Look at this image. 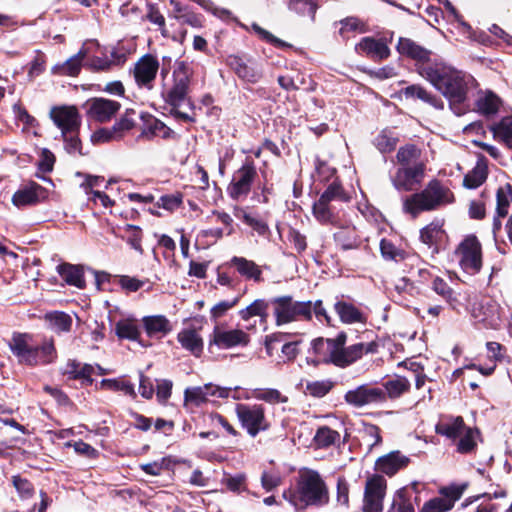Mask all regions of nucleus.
Masks as SVG:
<instances>
[{
	"label": "nucleus",
	"instance_id": "1",
	"mask_svg": "<svg viewBox=\"0 0 512 512\" xmlns=\"http://www.w3.org/2000/svg\"><path fill=\"white\" fill-rule=\"evenodd\" d=\"M423 78L429 81L449 101L451 110L456 115L466 111L464 105L467 99L469 85L473 77L440 62L434 69H422Z\"/></svg>",
	"mask_w": 512,
	"mask_h": 512
},
{
	"label": "nucleus",
	"instance_id": "2",
	"mask_svg": "<svg viewBox=\"0 0 512 512\" xmlns=\"http://www.w3.org/2000/svg\"><path fill=\"white\" fill-rule=\"evenodd\" d=\"M347 334L340 332L335 338H317L312 341V349L319 361L333 364L339 368H346L365 354L375 353L377 343H356L346 346Z\"/></svg>",
	"mask_w": 512,
	"mask_h": 512
},
{
	"label": "nucleus",
	"instance_id": "3",
	"mask_svg": "<svg viewBox=\"0 0 512 512\" xmlns=\"http://www.w3.org/2000/svg\"><path fill=\"white\" fill-rule=\"evenodd\" d=\"M283 498L297 510H304L308 506H322L329 501V492L321 475L311 469L299 473L295 489L283 492Z\"/></svg>",
	"mask_w": 512,
	"mask_h": 512
},
{
	"label": "nucleus",
	"instance_id": "4",
	"mask_svg": "<svg viewBox=\"0 0 512 512\" xmlns=\"http://www.w3.org/2000/svg\"><path fill=\"white\" fill-rule=\"evenodd\" d=\"M7 344L21 365L31 367L46 365L54 362L57 358L53 339H44L37 344L31 334L14 332Z\"/></svg>",
	"mask_w": 512,
	"mask_h": 512
},
{
	"label": "nucleus",
	"instance_id": "5",
	"mask_svg": "<svg viewBox=\"0 0 512 512\" xmlns=\"http://www.w3.org/2000/svg\"><path fill=\"white\" fill-rule=\"evenodd\" d=\"M453 192L439 180H431L426 187L407 197L403 203L405 212L417 217L425 211H433L442 206L453 203Z\"/></svg>",
	"mask_w": 512,
	"mask_h": 512
},
{
	"label": "nucleus",
	"instance_id": "6",
	"mask_svg": "<svg viewBox=\"0 0 512 512\" xmlns=\"http://www.w3.org/2000/svg\"><path fill=\"white\" fill-rule=\"evenodd\" d=\"M271 304L277 326L312 319L311 301H295L292 296L285 295L273 298Z\"/></svg>",
	"mask_w": 512,
	"mask_h": 512
},
{
	"label": "nucleus",
	"instance_id": "7",
	"mask_svg": "<svg viewBox=\"0 0 512 512\" xmlns=\"http://www.w3.org/2000/svg\"><path fill=\"white\" fill-rule=\"evenodd\" d=\"M192 77L190 66L184 62H178L173 71V83L164 93L165 101L171 105L177 117L190 121L188 114L178 111V107L183 104L188 97L189 87Z\"/></svg>",
	"mask_w": 512,
	"mask_h": 512
},
{
	"label": "nucleus",
	"instance_id": "8",
	"mask_svg": "<svg viewBox=\"0 0 512 512\" xmlns=\"http://www.w3.org/2000/svg\"><path fill=\"white\" fill-rule=\"evenodd\" d=\"M454 255L465 273L475 275L481 270L483 264L482 245L475 235L465 236L456 247Z\"/></svg>",
	"mask_w": 512,
	"mask_h": 512
},
{
	"label": "nucleus",
	"instance_id": "9",
	"mask_svg": "<svg viewBox=\"0 0 512 512\" xmlns=\"http://www.w3.org/2000/svg\"><path fill=\"white\" fill-rule=\"evenodd\" d=\"M235 413L241 426L251 437H256L270 427L265 415V408L261 404L239 403L235 407Z\"/></svg>",
	"mask_w": 512,
	"mask_h": 512
},
{
	"label": "nucleus",
	"instance_id": "10",
	"mask_svg": "<svg viewBox=\"0 0 512 512\" xmlns=\"http://www.w3.org/2000/svg\"><path fill=\"white\" fill-rule=\"evenodd\" d=\"M257 169L252 161H246L234 171L232 179L227 186V194L235 201L244 200L249 195L257 178Z\"/></svg>",
	"mask_w": 512,
	"mask_h": 512
},
{
	"label": "nucleus",
	"instance_id": "11",
	"mask_svg": "<svg viewBox=\"0 0 512 512\" xmlns=\"http://www.w3.org/2000/svg\"><path fill=\"white\" fill-rule=\"evenodd\" d=\"M387 481L378 474L368 477L363 497V512H382L386 495Z\"/></svg>",
	"mask_w": 512,
	"mask_h": 512
},
{
	"label": "nucleus",
	"instance_id": "12",
	"mask_svg": "<svg viewBox=\"0 0 512 512\" xmlns=\"http://www.w3.org/2000/svg\"><path fill=\"white\" fill-rule=\"evenodd\" d=\"M396 48L401 55L415 61L416 71L422 77L424 74L422 69H434L436 65L440 63L431 60L432 52L430 50H427L409 38H400Z\"/></svg>",
	"mask_w": 512,
	"mask_h": 512
},
{
	"label": "nucleus",
	"instance_id": "13",
	"mask_svg": "<svg viewBox=\"0 0 512 512\" xmlns=\"http://www.w3.org/2000/svg\"><path fill=\"white\" fill-rule=\"evenodd\" d=\"M344 399L349 405L361 408L367 405L385 402L386 392L380 387L363 384L347 391Z\"/></svg>",
	"mask_w": 512,
	"mask_h": 512
},
{
	"label": "nucleus",
	"instance_id": "14",
	"mask_svg": "<svg viewBox=\"0 0 512 512\" xmlns=\"http://www.w3.org/2000/svg\"><path fill=\"white\" fill-rule=\"evenodd\" d=\"M250 342L249 335L241 329H225L216 325L211 334L209 346H217L221 349H229L236 346H246Z\"/></svg>",
	"mask_w": 512,
	"mask_h": 512
},
{
	"label": "nucleus",
	"instance_id": "15",
	"mask_svg": "<svg viewBox=\"0 0 512 512\" xmlns=\"http://www.w3.org/2000/svg\"><path fill=\"white\" fill-rule=\"evenodd\" d=\"M159 67V61L155 56L151 54L142 56L135 63L133 69V76L136 84L139 87L152 89Z\"/></svg>",
	"mask_w": 512,
	"mask_h": 512
},
{
	"label": "nucleus",
	"instance_id": "16",
	"mask_svg": "<svg viewBox=\"0 0 512 512\" xmlns=\"http://www.w3.org/2000/svg\"><path fill=\"white\" fill-rule=\"evenodd\" d=\"M50 117L62 134L78 132L81 119L74 106H56L50 110Z\"/></svg>",
	"mask_w": 512,
	"mask_h": 512
},
{
	"label": "nucleus",
	"instance_id": "17",
	"mask_svg": "<svg viewBox=\"0 0 512 512\" xmlns=\"http://www.w3.org/2000/svg\"><path fill=\"white\" fill-rule=\"evenodd\" d=\"M463 489L458 486L441 489L440 496L425 502L419 512H447L454 507V504L462 496Z\"/></svg>",
	"mask_w": 512,
	"mask_h": 512
},
{
	"label": "nucleus",
	"instance_id": "18",
	"mask_svg": "<svg viewBox=\"0 0 512 512\" xmlns=\"http://www.w3.org/2000/svg\"><path fill=\"white\" fill-rule=\"evenodd\" d=\"M120 107L117 101L96 97L87 102V115L94 121L105 123L116 115Z\"/></svg>",
	"mask_w": 512,
	"mask_h": 512
},
{
	"label": "nucleus",
	"instance_id": "19",
	"mask_svg": "<svg viewBox=\"0 0 512 512\" xmlns=\"http://www.w3.org/2000/svg\"><path fill=\"white\" fill-rule=\"evenodd\" d=\"M425 169L421 165L397 169L392 176V184L399 191H411L419 185L424 178Z\"/></svg>",
	"mask_w": 512,
	"mask_h": 512
},
{
	"label": "nucleus",
	"instance_id": "20",
	"mask_svg": "<svg viewBox=\"0 0 512 512\" xmlns=\"http://www.w3.org/2000/svg\"><path fill=\"white\" fill-rule=\"evenodd\" d=\"M48 197L47 190L36 182L29 184L18 189L12 196V203L18 208L33 206Z\"/></svg>",
	"mask_w": 512,
	"mask_h": 512
},
{
	"label": "nucleus",
	"instance_id": "21",
	"mask_svg": "<svg viewBox=\"0 0 512 512\" xmlns=\"http://www.w3.org/2000/svg\"><path fill=\"white\" fill-rule=\"evenodd\" d=\"M95 367L88 363H82L76 359H69L61 368V374L69 380H78L82 386H90L93 384L92 375Z\"/></svg>",
	"mask_w": 512,
	"mask_h": 512
},
{
	"label": "nucleus",
	"instance_id": "22",
	"mask_svg": "<svg viewBox=\"0 0 512 512\" xmlns=\"http://www.w3.org/2000/svg\"><path fill=\"white\" fill-rule=\"evenodd\" d=\"M355 50L359 54L371 58L374 61H381L389 57L390 49L387 44L381 39L373 37H364L356 44Z\"/></svg>",
	"mask_w": 512,
	"mask_h": 512
},
{
	"label": "nucleus",
	"instance_id": "23",
	"mask_svg": "<svg viewBox=\"0 0 512 512\" xmlns=\"http://www.w3.org/2000/svg\"><path fill=\"white\" fill-rule=\"evenodd\" d=\"M87 55V49L81 48L75 55L71 56L64 63L54 65L51 69L52 74L57 76H78L82 69L83 61Z\"/></svg>",
	"mask_w": 512,
	"mask_h": 512
},
{
	"label": "nucleus",
	"instance_id": "24",
	"mask_svg": "<svg viewBox=\"0 0 512 512\" xmlns=\"http://www.w3.org/2000/svg\"><path fill=\"white\" fill-rule=\"evenodd\" d=\"M143 127L140 137L151 140L153 137H161L167 139L173 133L163 122L152 115H142Z\"/></svg>",
	"mask_w": 512,
	"mask_h": 512
},
{
	"label": "nucleus",
	"instance_id": "25",
	"mask_svg": "<svg viewBox=\"0 0 512 512\" xmlns=\"http://www.w3.org/2000/svg\"><path fill=\"white\" fill-rule=\"evenodd\" d=\"M408 463V457L401 454L399 451H393L383 457H380L376 462V466L380 472L392 476L400 469L406 467Z\"/></svg>",
	"mask_w": 512,
	"mask_h": 512
},
{
	"label": "nucleus",
	"instance_id": "26",
	"mask_svg": "<svg viewBox=\"0 0 512 512\" xmlns=\"http://www.w3.org/2000/svg\"><path fill=\"white\" fill-rule=\"evenodd\" d=\"M228 64L239 78L248 83H257L262 78V71L257 66L246 64L238 56H230Z\"/></svg>",
	"mask_w": 512,
	"mask_h": 512
},
{
	"label": "nucleus",
	"instance_id": "27",
	"mask_svg": "<svg viewBox=\"0 0 512 512\" xmlns=\"http://www.w3.org/2000/svg\"><path fill=\"white\" fill-rule=\"evenodd\" d=\"M143 327L149 337H163L172 331V324L164 315H151L142 318Z\"/></svg>",
	"mask_w": 512,
	"mask_h": 512
},
{
	"label": "nucleus",
	"instance_id": "28",
	"mask_svg": "<svg viewBox=\"0 0 512 512\" xmlns=\"http://www.w3.org/2000/svg\"><path fill=\"white\" fill-rule=\"evenodd\" d=\"M334 310L339 316L341 322L345 324L366 322L365 314L353 303L338 300L334 304Z\"/></svg>",
	"mask_w": 512,
	"mask_h": 512
},
{
	"label": "nucleus",
	"instance_id": "29",
	"mask_svg": "<svg viewBox=\"0 0 512 512\" xmlns=\"http://www.w3.org/2000/svg\"><path fill=\"white\" fill-rule=\"evenodd\" d=\"M177 340L182 348L199 357L203 351V339L194 328H185L177 335Z\"/></svg>",
	"mask_w": 512,
	"mask_h": 512
},
{
	"label": "nucleus",
	"instance_id": "30",
	"mask_svg": "<svg viewBox=\"0 0 512 512\" xmlns=\"http://www.w3.org/2000/svg\"><path fill=\"white\" fill-rule=\"evenodd\" d=\"M397 162L403 167H414L421 165L426 168V161L422 158V151L414 144H407L398 149L396 154Z\"/></svg>",
	"mask_w": 512,
	"mask_h": 512
},
{
	"label": "nucleus",
	"instance_id": "31",
	"mask_svg": "<svg viewBox=\"0 0 512 512\" xmlns=\"http://www.w3.org/2000/svg\"><path fill=\"white\" fill-rule=\"evenodd\" d=\"M61 278L71 286L83 289L86 285L83 268L79 265L62 263L56 268Z\"/></svg>",
	"mask_w": 512,
	"mask_h": 512
},
{
	"label": "nucleus",
	"instance_id": "32",
	"mask_svg": "<svg viewBox=\"0 0 512 512\" xmlns=\"http://www.w3.org/2000/svg\"><path fill=\"white\" fill-rule=\"evenodd\" d=\"M230 264L246 279L254 280L256 282L261 280L262 271L254 261L248 260L244 257L234 256L231 259Z\"/></svg>",
	"mask_w": 512,
	"mask_h": 512
},
{
	"label": "nucleus",
	"instance_id": "33",
	"mask_svg": "<svg viewBox=\"0 0 512 512\" xmlns=\"http://www.w3.org/2000/svg\"><path fill=\"white\" fill-rule=\"evenodd\" d=\"M402 93L406 98L420 99L423 102H426L437 109L444 108V102L440 98L436 97L435 95H432L430 92H428L425 88H423L420 85L413 84L407 86L402 90Z\"/></svg>",
	"mask_w": 512,
	"mask_h": 512
},
{
	"label": "nucleus",
	"instance_id": "34",
	"mask_svg": "<svg viewBox=\"0 0 512 512\" xmlns=\"http://www.w3.org/2000/svg\"><path fill=\"white\" fill-rule=\"evenodd\" d=\"M467 429L461 416L453 417L436 425V432L451 439L460 437Z\"/></svg>",
	"mask_w": 512,
	"mask_h": 512
},
{
	"label": "nucleus",
	"instance_id": "35",
	"mask_svg": "<svg viewBox=\"0 0 512 512\" xmlns=\"http://www.w3.org/2000/svg\"><path fill=\"white\" fill-rule=\"evenodd\" d=\"M444 237L443 221H433L420 231L421 241L429 247L438 245Z\"/></svg>",
	"mask_w": 512,
	"mask_h": 512
},
{
	"label": "nucleus",
	"instance_id": "36",
	"mask_svg": "<svg viewBox=\"0 0 512 512\" xmlns=\"http://www.w3.org/2000/svg\"><path fill=\"white\" fill-rule=\"evenodd\" d=\"M500 104V98L492 91L481 93L476 101L477 110L484 115L495 114L498 111Z\"/></svg>",
	"mask_w": 512,
	"mask_h": 512
},
{
	"label": "nucleus",
	"instance_id": "37",
	"mask_svg": "<svg viewBox=\"0 0 512 512\" xmlns=\"http://www.w3.org/2000/svg\"><path fill=\"white\" fill-rule=\"evenodd\" d=\"M253 398L259 401H264L271 405L280 403H287L288 397L282 394L278 389L274 388H256L252 390Z\"/></svg>",
	"mask_w": 512,
	"mask_h": 512
},
{
	"label": "nucleus",
	"instance_id": "38",
	"mask_svg": "<svg viewBox=\"0 0 512 512\" xmlns=\"http://www.w3.org/2000/svg\"><path fill=\"white\" fill-rule=\"evenodd\" d=\"M50 328L58 333L68 332L72 326V318L64 312H50L45 315Z\"/></svg>",
	"mask_w": 512,
	"mask_h": 512
},
{
	"label": "nucleus",
	"instance_id": "39",
	"mask_svg": "<svg viewBox=\"0 0 512 512\" xmlns=\"http://www.w3.org/2000/svg\"><path fill=\"white\" fill-rule=\"evenodd\" d=\"M234 216L250 226L259 235H265L269 231V227L263 220L249 214L245 209L241 207L234 208Z\"/></svg>",
	"mask_w": 512,
	"mask_h": 512
},
{
	"label": "nucleus",
	"instance_id": "40",
	"mask_svg": "<svg viewBox=\"0 0 512 512\" xmlns=\"http://www.w3.org/2000/svg\"><path fill=\"white\" fill-rule=\"evenodd\" d=\"M487 174V166L482 162H478L476 166L465 175L463 185L469 189L478 188L486 180Z\"/></svg>",
	"mask_w": 512,
	"mask_h": 512
},
{
	"label": "nucleus",
	"instance_id": "41",
	"mask_svg": "<svg viewBox=\"0 0 512 512\" xmlns=\"http://www.w3.org/2000/svg\"><path fill=\"white\" fill-rule=\"evenodd\" d=\"M383 386L382 389L386 392V398L394 399L409 390L410 382L405 377L396 376L387 380Z\"/></svg>",
	"mask_w": 512,
	"mask_h": 512
},
{
	"label": "nucleus",
	"instance_id": "42",
	"mask_svg": "<svg viewBox=\"0 0 512 512\" xmlns=\"http://www.w3.org/2000/svg\"><path fill=\"white\" fill-rule=\"evenodd\" d=\"M432 288L448 302L452 309H457L460 305L457 294L442 278L436 277L433 280Z\"/></svg>",
	"mask_w": 512,
	"mask_h": 512
},
{
	"label": "nucleus",
	"instance_id": "43",
	"mask_svg": "<svg viewBox=\"0 0 512 512\" xmlns=\"http://www.w3.org/2000/svg\"><path fill=\"white\" fill-rule=\"evenodd\" d=\"M267 309L268 303L263 299H257L245 309L240 310L239 315L245 321L254 316H259L261 321H266L268 316Z\"/></svg>",
	"mask_w": 512,
	"mask_h": 512
},
{
	"label": "nucleus",
	"instance_id": "44",
	"mask_svg": "<svg viewBox=\"0 0 512 512\" xmlns=\"http://www.w3.org/2000/svg\"><path fill=\"white\" fill-rule=\"evenodd\" d=\"M492 131L494 138L512 148V116L503 118Z\"/></svg>",
	"mask_w": 512,
	"mask_h": 512
},
{
	"label": "nucleus",
	"instance_id": "45",
	"mask_svg": "<svg viewBox=\"0 0 512 512\" xmlns=\"http://www.w3.org/2000/svg\"><path fill=\"white\" fill-rule=\"evenodd\" d=\"M340 440V434L328 426L318 428L315 436V445L319 448H327Z\"/></svg>",
	"mask_w": 512,
	"mask_h": 512
},
{
	"label": "nucleus",
	"instance_id": "46",
	"mask_svg": "<svg viewBox=\"0 0 512 512\" xmlns=\"http://www.w3.org/2000/svg\"><path fill=\"white\" fill-rule=\"evenodd\" d=\"M380 252L387 261L400 262L406 259V252L397 247L392 241L382 239L380 242Z\"/></svg>",
	"mask_w": 512,
	"mask_h": 512
},
{
	"label": "nucleus",
	"instance_id": "47",
	"mask_svg": "<svg viewBox=\"0 0 512 512\" xmlns=\"http://www.w3.org/2000/svg\"><path fill=\"white\" fill-rule=\"evenodd\" d=\"M313 216L322 224H335V216L332 206L321 199H318L312 208Z\"/></svg>",
	"mask_w": 512,
	"mask_h": 512
},
{
	"label": "nucleus",
	"instance_id": "48",
	"mask_svg": "<svg viewBox=\"0 0 512 512\" xmlns=\"http://www.w3.org/2000/svg\"><path fill=\"white\" fill-rule=\"evenodd\" d=\"M115 331L119 338L137 340L140 336L139 328L132 319H122L115 325Z\"/></svg>",
	"mask_w": 512,
	"mask_h": 512
},
{
	"label": "nucleus",
	"instance_id": "49",
	"mask_svg": "<svg viewBox=\"0 0 512 512\" xmlns=\"http://www.w3.org/2000/svg\"><path fill=\"white\" fill-rule=\"evenodd\" d=\"M512 199V189L509 184L498 188L496 193V213L498 217L508 214V207Z\"/></svg>",
	"mask_w": 512,
	"mask_h": 512
},
{
	"label": "nucleus",
	"instance_id": "50",
	"mask_svg": "<svg viewBox=\"0 0 512 512\" xmlns=\"http://www.w3.org/2000/svg\"><path fill=\"white\" fill-rule=\"evenodd\" d=\"M387 512H415V507L407 496L406 489L402 488L396 492L392 505Z\"/></svg>",
	"mask_w": 512,
	"mask_h": 512
},
{
	"label": "nucleus",
	"instance_id": "51",
	"mask_svg": "<svg viewBox=\"0 0 512 512\" xmlns=\"http://www.w3.org/2000/svg\"><path fill=\"white\" fill-rule=\"evenodd\" d=\"M288 8L300 16H307L313 20L317 5L314 0H288Z\"/></svg>",
	"mask_w": 512,
	"mask_h": 512
},
{
	"label": "nucleus",
	"instance_id": "52",
	"mask_svg": "<svg viewBox=\"0 0 512 512\" xmlns=\"http://www.w3.org/2000/svg\"><path fill=\"white\" fill-rule=\"evenodd\" d=\"M101 388H106L113 391H122L124 394L136 398L134 385L123 379H103L100 382Z\"/></svg>",
	"mask_w": 512,
	"mask_h": 512
},
{
	"label": "nucleus",
	"instance_id": "53",
	"mask_svg": "<svg viewBox=\"0 0 512 512\" xmlns=\"http://www.w3.org/2000/svg\"><path fill=\"white\" fill-rule=\"evenodd\" d=\"M336 242L344 250L353 249L357 246V237L354 227L346 226L334 234Z\"/></svg>",
	"mask_w": 512,
	"mask_h": 512
},
{
	"label": "nucleus",
	"instance_id": "54",
	"mask_svg": "<svg viewBox=\"0 0 512 512\" xmlns=\"http://www.w3.org/2000/svg\"><path fill=\"white\" fill-rule=\"evenodd\" d=\"M261 486L266 492H271L282 484V477L275 469L264 470L261 474Z\"/></svg>",
	"mask_w": 512,
	"mask_h": 512
},
{
	"label": "nucleus",
	"instance_id": "55",
	"mask_svg": "<svg viewBox=\"0 0 512 512\" xmlns=\"http://www.w3.org/2000/svg\"><path fill=\"white\" fill-rule=\"evenodd\" d=\"M334 384L331 380L309 381L306 384V393L313 397H324L330 392Z\"/></svg>",
	"mask_w": 512,
	"mask_h": 512
},
{
	"label": "nucleus",
	"instance_id": "56",
	"mask_svg": "<svg viewBox=\"0 0 512 512\" xmlns=\"http://www.w3.org/2000/svg\"><path fill=\"white\" fill-rule=\"evenodd\" d=\"M341 28L339 33L341 36H345L347 32H359L365 33L367 32L366 24L357 17H347L340 21Z\"/></svg>",
	"mask_w": 512,
	"mask_h": 512
},
{
	"label": "nucleus",
	"instance_id": "57",
	"mask_svg": "<svg viewBox=\"0 0 512 512\" xmlns=\"http://www.w3.org/2000/svg\"><path fill=\"white\" fill-rule=\"evenodd\" d=\"M124 232H125V236H121L122 238H125L127 239V242L129 243V245L136 251L142 253L143 252V249H142V245H141V242H142V231L139 227L137 226H134V225H126L124 227Z\"/></svg>",
	"mask_w": 512,
	"mask_h": 512
},
{
	"label": "nucleus",
	"instance_id": "58",
	"mask_svg": "<svg viewBox=\"0 0 512 512\" xmlns=\"http://www.w3.org/2000/svg\"><path fill=\"white\" fill-rule=\"evenodd\" d=\"M477 430L467 427L464 433L460 436L457 444V450L460 453H469L476 447L475 436Z\"/></svg>",
	"mask_w": 512,
	"mask_h": 512
},
{
	"label": "nucleus",
	"instance_id": "59",
	"mask_svg": "<svg viewBox=\"0 0 512 512\" xmlns=\"http://www.w3.org/2000/svg\"><path fill=\"white\" fill-rule=\"evenodd\" d=\"M319 199L328 202L331 205V202L333 201H345L346 197L342 186L337 182H332L328 185Z\"/></svg>",
	"mask_w": 512,
	"mask_h": 512
},
{
	"label": "nucleus",
	"instance_id": "60",
	"mask_svg": "<svg viewBox=\"0 0 512 512\" xmlns=\"http://www.w3.org/2000/svg\"><path fill=\"white\" fill-rule=\"evenodd\" d=\"M12 484L21 498L28 499L33 496L34 486L28 479L20 475H14L12 476Z\"/></svg>",
	"mask_w": 512,
	"mask_h": 512
},
{
	"label": "nucleus",
	"instance_id": "61",
	"mask_svg": "<svg viewBox=\"0 0 512 512\" xmlns=\"http://www.w3.org/2000/svg\"><path fill=\"white\" fill-rule=\"evenodd\" d=\"M205 390L207 389L203 386L187 388L184 392L185 402H191L197 406L207 402L208 400L205 395Z\"/></svg>",
	"mask_w": 512,
	"mask_h": 512
},
{
	"label": "nucleus",
	"instance_id": "62",
	"mask_svg": "<svg viewBox=\"0 0 512 512\" xmlns=\"http://www.w3.org/2000/svg\"><path fill=\"white\" fill-rule=\"evenodd\" d=\"M397 144V139L383 131L375 139V145L382 153L391 152Z\"/></svg>",
	"mask_w": 512,
	"mask_h": 512
},
{
	"label": "nucleus",
	"instance_id": "63",
	"mask_svg": "<svg viewBox=\"0 0 512 512\" xmlns=\"http://www.w3.org/2000/svg\"><path fill=\"white\" fill-rule=\"evenodd\" d=\"M288 241L293 245L298 254L303 253L307 248L306 237L298 230L290 227L287 235Z\"/></svg>",
	"mask_w": 512,
	"mask_h": 512
},
{
	"label": "nucleus",
	"instance_id": "64",
	"mask_svg": "<svg viewBox=\"0 0 512 512\" xmlns=\"http://www.w3.org/2000/svg\"><path fill=\"white\" fill-rule=\"evenodd\" d=\"M227 489L234 493L246 491V476L245 474H237L235 476L227 477L223 480Z\"/></svg>",
	"mask_w": 512,
	"mask_h": 512
}]
</instances>
